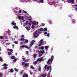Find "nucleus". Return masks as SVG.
I'll return each mask as SVG.
<instances>
[{
    "label": "nucleus",
    "instance_id": "nucleus-1",
    "mask_svg": "<svg viewBox=\"0 0 77 77\" xmlns=\"http://www.w3.org/2000/svg\"><path fill=\"white\" fill-rule=\"evenodd\" d=\"M41 31H45L47 32V28H45L43 29V28H41L40 29L38 30V31L36 30L33 35L34 38H38L39 36V34Z\"/></svg>",
    "mask_w": 77,
    "mask_h": 77
},
{
    "label": "nucleus",
    "instance_id": "nucleus-2",
    "mask_svg": "<svg viewBox=\"0 0 77 77\" xmlns=\"http://www.w3.org/2000/svg\"><path fill=\"white\" fill-rule=\"evenodd\" d=\"M54 59V56L52 55L51 56V57L49 58L47 61V64L49 66H51V63H52V62Z\"/></svg>",
    "mask_w": 77,
    "mask_h": 77
},
{
    "label": "nucleus",
    "instance_id": "nucleus-3",
    "mask_svg": "<svg viewBox=\"0 0 77 77\" xmlns=\"http://www.w3.org/2000/svg\"><path fill=\"white\" fill-rule=\"evenodd\" d=\"M38 52L39 53V57H41L42 56V54L44 53H45V51H38Z\"/></svg>",
    "mask_w": 77,
    "mask_h": 77
},
{
    "label": "nucleus",
    "instance_id": "nucleus-4",
    "mask_svg": "<svg viewBox=\"0 0 77 77\" xmlns=\"http://www.w3.org/2000/svg\"><path fill=\"white\" fill-rule=\"evenodd\" d=\"M47 68V69H48V70H49V69H50V70H51V69H52L51 66H47V65H46L45 66V69H46Z\"/></svg>",
    "mask_w": 77,
    "mask_h": 77
},
{
    "label": "nucleus",
    "instance_id": "nucleus-5",
    "mask_svg": "<svg viewBox=\"0 0 77 77\" xmlns=\"http://www.w3.org/2000/svg\"><path fill=\"white\" fill-rule=\"evenodd\" d=\"M43 40L42 39L41 40L39 41L38 42L39 44L38 45V47H41V46L42 44V42H43Z\"/></svg>",
    "mask_w": 77,
    "mask_h": 77
},
{
    "label": "nucleus",
    "instance_id": "nucleus-6",
    "mask_svg": "<svg viewBox=\"0 0 77 77\" xmlns=\"http://www.w3.org/2000/svg\"><path fill=\"white\" fill-rule=\"evenodd\" d=\"M20 48H26L27 49H29V47L26 45H22L20 46Z\"/></svg>",
    "mask_w": 77,
    "mask_h": 77
},
{
    "label": "nucleus",
    "instance_id": "nucleus-7",
    "mask_svg": "<svg viewBox=\"0 0 77 77\" xmlns=\"http://www.w3.org/2000/svg\"><path fill=\"white\" fill-rule=\"evenodd\" d=\"M31 27L33 29H37L38 27V25L37 24L35 26H34V25H32V26H31Z\"/></svg>",
    "mask_w": 77,
    "mask_h": 77
},
{
    "label": "nucleus",
    "instance_id": "nucleus-8",
    "mask_svg": "<svg viewBox=\"0 0 77 77\" xmlns=\"http://www.w3.org/2000/svg\"><path fill=\"white\" fill-rule=\"evenodd\" d=\"M43 60V57H42L40 58H38L36 60L37 62H40V61H42Z\"/></svg>",
    "mask_w": 77,
    "mask_h": 77
},
{
    "label": "nucleus",
    "instance_id": "nucleus-9",
    "mask_svg": "<svg viewBox=\"0 0 77 77\" xmlns=\"http://www.w3.org/2000/svg\"><path fill=\"white\" fill-rule=\"evenodd\" d=\"M32 24H34V25H35V26L37 24L38 25V22H36L35 21H33L32 23Z\"/></svg>",
    "mask_w": 77,
    "mask_h": 77
},
{
    "label": "nucleus",
    "instance_id": "nucleus-10",
    "mask_svg": "<svg viewBox=\"0 0 77 77\" xmlns=\"http://www.w3.org/2000/svg\"><path fill=\"white\" fill-rule=\"evenodd\" d=\"M52 3L53 4V5H55V4L56 3V2L54 1L52 3L51 2H48V4L49 5H51L52 4Z\"/></svg>",
    "mask_w": 77,
    "mask_h": 77
},
{
    "label": "nucleus",
    "instance_id": "nucleus-11",
    "mask_svg": "<svg viewBox=\"0 0 77 77\" xmlns=\"http://www.w3.org/2000/svg\"><path fill=\"white\" fill-rule=\"evenodd\" d=\"M25 28H26V29H27L28 31H29V30H30L31 29V28H30V26H26L25 27Z\"/></svg>",
    "mask_w": 77,
    "mask_h": 77
},
{
    "label": "nucleus",
    "instance_id": "nucleus-12",
    "mask_svg": "<svg viewBox=\"0 0 77 77\" xmlns=\"http://www.w3.org/2000/svg\"><path fill=\"white\" fill-rule=\"evenodd\" d=\"M11 38H12L9 35H8L7 37H5V39H11Z\"/></svg>",
    "mask_w": 77,
    "mask_h": 77
},
{
    "label": "nucleus",
    "instance_id": "nucleus-13",
    "mask_svg": "<svg viewBox=\"0 0 77 77\" xmlns=\"http://www.w3.org/2000/svg\"><path fill=\"white\" fill-rule=\"evenodd\" d=\"M13 29H17V30H18V26H16V25H14L13 26Z\"/></svg>",
    "mask_w": 77,
    "mask_h": 77
},
{
    "label": "nucleus",
    "instance_id": "nucleus-14",
    "mask_svg": "<svg viewBox=\"0 0 77 77\" xmlns=\"http://www.w3.org/2000/svg\"><path fill=\"white\" fill-rule=\"evenodd\" d=\"M28 75L26 73H24L23 74V76L22 77H28Z\"/></svg>",
    "mask_w": 77,
    "mask_h": 77
},
{
    "label": "nucleus",
    "instance_id": "nucleus-15",
    "mask_svg": "<svg viewBox=\"0 0 77 77\" xmlns=\"http://www.w3.org/2000/svg\"><path fill=\"white\" fill-rule=\"evenodd\" d=\"M72 24H75V20L74 19H72Z\"/></svg>",
    "mask_w": 77,
    "mask_h": 77
},
{
    "label": "nucleus",
    "instance_id": "nucleus-16",
    "mask_svg": "<svg viewBox=\"0 0 77 77\" xmlns=\"http://www.w3.org/2000/svg\"><path fill=\"white\" fill-rule=\"evenodd\" d=\"M14 21H13L11 23V24L12 25V26H16V23H15Z\"/></svg>",
    "mask_w": 77,
    "mask_h": 77
},
{
    "label": "nucleus",
    "instance_id": "nucleus-17",
    "mask_svg": "<svg viewBox=\"0 0 77 77\" xmlns=\"http://www.w3.org/2000/svg\"><path fill=\"white\" fill-rule=\"evenodd\" d=\"M49 47V46H45V49L46 50V51H47V50H48V49Z\"/></svg>",
    "mask_w": 77,
    "mask_h": 77
},
{
    "label": "nucleus",
    "instance_id": "nucleus-18",
    "mask_svg": "<svg viewBox=\"0 0 77 77\" xmlns=\"http://www.w3.org/2000/svg\"><path fill=\"white\" fill-rule=\"evenodd\" d=\"M47 35V36L48 37H49L50 36V34L48 33V34L47 33V32H45V34H44V35Z\"/></svg>",
    "mask_w": 77,
    "mask_h": 77
},
{
    "label": "nucleus",
    "instance_id": "nucleus-19",
    "mask_svg": "<svg viewBox=\"0 0 77 77\" xmlns=\"http://www.w3.org/2000/svg\"><path fill=\"white\" fill-rule=\"evenodd\" d=\"M29 63H26L25 64V67H29Z\"/></svg>",
    "mask_w": 77,
    "mask_h": 77
},
{
    "label": "nucleus",
    "instance_id": "nucleus-20",
    "mask_svg": "<svg viewBox=\"0 0 77 77\" xmlns=\"http://www.w3.org/2000/svg\"><path fill=\"white\" fill-rule=\"evenodd\" d=\"M74 7H75V9L76 11L77 10V5H74Z\"/></svg>",
    "mask_w": 77,
    "mask_h": 77
},
{
    "label": "nucleus",
    "instance_id": "nucleus-21",
    "mask_svg": "<svg viewBox=\"0 0 77 77\" xmlns=\"http://www.w3.org/2000/svg\"><path fill=\"white\" fill-rule=\"evenodd\" d=\"M35 2H37L38 3H39V0H34Z\"/></svg>",
    "mask_w": 77,
    "mask_h": 77
},
{
    "label": "nucleus",
    "instance_id": "nucleus-22",
    "mask_svg": "<svg viewBox=\"0 0 77 77\" xmlns=\"http://www.w3.org/2000/svg\"><path fill=\"white\" fill-rule=\"evenodd\" d=\"M10 71L11 72H14V69H13L11 68V69H10Z\"/></svg>",
    "mask_w": 77,
    "mask_h": 77
},
{
    "label": "nucleus",
    "instance_id": "nucleus-23",
    "mask_svg": "<svg viewBox=\"0 0 77 77\" xmlns=\"http://www.w3.org/2000/svg\"><path fill=\"white\" fill-rule=\"evenodd\" d=\"M39 2L40 3H42L44 2V0H39Z\"/></svg>",
    "mask_w": 77,
    "mask_h": 77
},
{
    "label": "nucleus",
    "instance_id": "nucleus-24",
    "mask_svg": "<svg viewBox=\"0 0 77 77\" xmlns=\"http://www.w3.org/2000/svg\"><path fill=\"white\" fill-rule=\"evenodd\" d=\"M3 69H8V67L7 66H4L3 67Z\"/></svg>",
    "mask_w": 77,
    "mask_h": 77
},
{
    "label": "nucleus",
    "instance_id": "nucleus-25",
    "mask_svg": "<svg viewBox=\"0 0 77 77\" xmlns=\"http://www.w3.org/2000/svg\"><path fill=\"white\" fill-rule=\"evenodd\" d=\"M18 8L17 7H16V8H14L13 9V10H14L15 11V10H18Z\"/></svg>",
    "mask_w": 77,
    "mask_h": 77
},
{
    "label": "nucleus",
    "instance_id": "nucleus-26",
    "mask_svg": "<svg viewBox=\"0 0 77 77\" xmlns=\"http://www.w3.org/2000/svg\"><path fill=\"white\" fill-rule=\"evenodd\" d=\"M74 0H69L70 2H71V3H74Z\"/></svg>",
    "mask_w": 77,
    "mask_h": 77
},
{
    "label": "nucleus",
    "instance_id": "nucleus-27",
    "mask_svg": "<svg viewBox=\"0 0 77 77\" xmlns=\"http://www.w3.org/2000/svg\"><path fill=\"white\" fill-rule=\"evenodd\" d=\"M34 42H35V41L34 40H33L32 41H31V43L32 44H33V43H34Z\"/></svg>",
    "mask_w": 77,
    "mask_h": 77
},
{
    "label": "nucleus",
    "instance_id": "nucleus-28",
    "mask_svg": "<svg viewBox=\"0 0 77 77\" xmlns=\"http://www.w3.org/2000/svg\"><path fill=\"white\" fill-rule=\"evenodd\" d=\"M37 56V54H34L33 55V57L34 58H35V57H36Z\"/></svg>",
    "mask_w": 77,
    "mask_h": 77
},
{
    "label": "nucleus",
    "instance_id": "nucleus-29",
    "mask_svg": "<svg viewBox=\"0 0 77 77\" xmlns=\"http://www.w3.org/2000/svg\"><path fill=\"white\" fill-rule=\"evenodd\" d=\"M31 68H32V69H35V67H33V66L31 65L30 66Z\"/></svg>",
    "mask_w": 77,
    "mask_h": 77
},
{
    "label": "nucleus",
    "instance_id": "nucleus-30",
    "mask_svg": "<svg viewBox=\"0 0 77 77\" xmlns=\"http://www.w3.org/2000/svg\"><path fill=\"white\" fill-rule=\"evenodd\" d=\"M14 70H15V71H17V72H18V71H19V70H18V69H17L16 68H14Z\"/></svg>",
    "mask_w": 77,
    "mask_h": 77
},
{
    "label": "nucleus",
    "instance_id": "nucleus-31",
    "mask_svg": "<svg viewBox=\"0 0 77 77\" xmlns=\"http://www.w3.org/2000/svg\"><path fill=\"white\" fill-rule=\"evenodd\" d=\"M29 23V21H26L25 23V25H26V26H27V24H28Z\"/></svg>",
    "mask_w": 77,
    "mask_h": 77
},
{
    "label": "nucleus",
    "instance_id": "nucleus-32",
    "mask_svg": "<svg viewBox=\"0 0 77 77\" xmlns=\"http://www.w3.org/2000/svg\"><path fill=\"white\" fill-rule=\"evenodd\" d=\"M8 51H11V52H13V51H14L12 49H8Z\"/></svg>",
    "mask_w": 77,
    "mask_h": 77
},
{
    "label": "nucleus",
    "instance_id": "nucleus-33",
    "mask_svg": "<svg viewBox=\"0 0 77 77\" xmlns=\"http://www.w3.org/2000/svg\"><path fill=\"white\" fill-rule=\"evenodd\" d=\"M14 12L15 14H17V13H18V11L14 10Z\"/></svg>",
    "mask_w": 77,
    "mask_h": 77
},
{
    "label": "nucleus",
    "instance_id": "nucleus-34",
    "mask_svg": "<svg viewBox=\"0 0 77 77\" xmlns=\"http://www.w3.org/2000/svg\"><path fill=\"white\" fill-rule=\"evenodd\" d=\"M11 57L12 59H15V56H14Z\"/></svg>",
    "mask_w": 77,
    "mask_h": 77
},
{
    "label": "nucleus",
    "instance_id": "nucleus-35",
    "mask_svg": "<svg viewBox=\"0 0 77 77\" xmlns=\"http://www.w3.org/2000/svg\"><path fill=\"white\" fill-rule=\"evenodd\" d=\"M41 50H44V48L43 46H41Z\"/></svg>",
    "mask_w": 77,
    "mask_h": 77
},
{
    "label": "nucleus",
    "instance_id": "nucleus-36",
    "mask_svg": "<svg viewBox=\"0 0 77 77\" xmlns=\"http://www.w3.org/2000/svg\"><path fill=\"white\" fill-rule=\"evenodd\" d=\"M44 25H45V24H44V23L41 24V26L42 27H43V26H44Z\"/></svg>",
    "mask_w": 77,
    "mask_h": 77
},
{
    "label": "nucleus",
    "instance_id": "nucleus-37",
    "mask_svg": "<svg viewBox=\"0 0 77 77\" xmlns=\"http://www.w3.org/2000/svg\"><path fill=\"white\" fill-rule=\"evenodd\" d=\"M42 77H46V75H45L44 74H43L42 75Z\"/></svg>",
    "mask_w": 77,
    "mask_h": 77
},
{
    "label": "nucleus",
    "instance_id": "nucleus-38",
    "mask_svg": "<svg viewBox=\"0 0 77 77\" xmlns=\"http://www.w3.org/2000/svg\"><path fill=\"white\" fill-rule=\"evenodd\" d=\"M33 45V44H32V43H31V44H30L29 45V47H30V48H31L32 47V46Z\"/></svg>",
    "mask_w": 77,
    "mask_h": 77
},
{
    "label": "nucleus",
    "instance_id": "nucleus-39",
    "mask_svg": "<svg viewBox=\"0 0 77 77\" xmlns=\"http://www.w3.org/2000/svg\"><path fill=\"white\" fill-rule=\"evenodd\" d=\"M8 54H9L10 55H11V54H12V53H11V52H9L8 53Z\"/></svg>",
    "mask_w": 77,
    "mask_h": 77
},
{
    "label": "nucleus",
    "instance_id": "nucleus-40",
    "mask_svg": "<svg viewBox=\"0 0 77 77\" xmlns=\"http://www.w3.org/2000/svg\"><path fill=\"white\" fill-rule=\"evenodd\" d=\"M29 60V59L26 60L24 61V62H28Z\"/></svg>",
    "mask_w": 77,
    "mask_h": 77
},
{
    "label": "nucleus",
    "instance_id": "nucleus-41",
    "mask_svg": "<svg viewBox=\"0 0 77 77\" xmlns=\"http://www.w3.org/2000/svg\"><path fill=\"white\" fill-rule=\"evenodd\" d=\"M22 65H25V63L24 62H22Z\"/></svg>",
    "mask_w": 77,
    "mask_h": 77
},
{
    "label": "nucleus",
    "instance_id": "nucleus-42",
    "mask_svg": "<svg viewBox=\"0 0 77 77\" xmlns=\"http://www.w3.org/2000/svg\"><path fill=\"white\" fill-rule=\"evenodd\" d=\"M26 53L27 55H29V51H27L26 52Z\"/></svg>",
    "mask_w": 77,
    "mask_h": 77
},
{
    "label": "nucleus",
    "instance_id": "nucleus-43",
    "mask_svg": "<svg viewBox=\"0 0 77 77\" xmlns=\"http://www.w3.org/2000/svg\"><path fill=\"white\" fill-rule=\"evenodd\" d=\"M24 2H25V3H27V2H28V0H24Z\"/></svg>",
    "mask_w": 77,
    "mask_h": 77
},
{
    "label": "nucleus",
    "instance_id": "nucleus-44",
    "mask_svg": "<svg viewBox=\"0 0 77 77\" xmlns=\"http://www.w3.org/2000/svg\"><path fill=\"white\" fill-rule=\"evenodd\" d=\"M14 44H18V42H16V41H14Z\"/></svg>",
    "mask_w": 77,
    "mask_h": 77
},
{
    "label": "nucleus",
    "instance_id": "nucleus-45",
    "mask_svg": "<svg viewBox=\"0 0 77 77\" xmlns=\"http://www.w3.org/2000/svg\"><path fill=\"white\" fill-rule=\"evenodd\" d=\"M41 67L39 66L38 68V71H41Z\"/></svg>",
    "mask_w": 77,
    "mask_h": 77
},
{
    "label": "nucleus",
    "instance_id": "nucleus-46",
    "mask_svg": "<svg viewBox=\"0 0 77 77\" xmlns=\"http://www.w3.org/2000/svg\"><path fill=\"white\" fill-rule=\"evenodd\" d=\"M18 17L19 19H21V16H18Z\"/></svg>",
    "mask_w": 77,
    "mask_h": 77
},
{
    "label": "nucleus",
    "instance_id": "nucleus-47",
    "mask_svg": "<svg viewBox=\"0 0 77 77\" xmlns=\"http://www.w3.org/2000/svg\"><path fill=\"white\" fill-rule=\"evenodd\" d=\"M0 39H3V36H1L0 37Z\"/></svg>",
    "mask_w": 77,
    "mask_h": 77
},
{
    "label": "nucleus",
    "instance_id": "nucleus-48",
    "mask_svg": "<svg viewBox=\"0 0 77 77\" xmlns=\"http://www.w3.org/2000/svg\"><path fill=\"white\" fill-rule=\"evenodd\" d=\"M20 41H24V39L23 38H21L20 39Z\"/></svg>",
    "mask_w": 77,
    "mask_h": 77
},
{
    "label": "nucleus",
    "instance_id": "nucleus-49",
    "mask_svg": "<svg viewBox=\"0 0 77 77\" xmlns=\"http://www.w3.org/2000/svg\"><path fill=\"white\" fill-rule=\"evenodd\" d=\"M22 20L23 21H24V17L23 16H22Z\"/></svg>",
    "mask_w": 77,
    "mask_h": 77
},
{
    "label": "nucleus",
    "instance_id": "nucleus-50",
    "mask_svg": "<svg viewBox=\"0 0 77 77\" xmlns=\"http://www.w3.org/2000/svg\"><path fill=\"white\" fill-rule=\"evenodd\" d=\"M17 58H16L13 60V61L14 62H15L17 61Z\"/></svg>",
    "mask_w": 77,
    "mask_h": 77
},
{
    "label": "nucleus",
    "instance_id": "nucleus-51",
    "mask_svg": "<svg viewBox=\"0 0 77 77\" xmlns=\"http://www.w3.org/2000/svg\"><path fill=\"white\" fill-rule=\"evenodd\" d=\"M48 22H49V24H51V20H50L49 21H48Z\"/></svg>",
    "mask_w": 77,
    "mask_h": 77
},
{
    "label": "nucleus",
    "instance_id": "nucleus-52",
    "mask_svg": "<svg viewBox=\"0 0 77 77\" xmlns=\"http://www.w3.org/2000/svg\"><path fill=\"white\" fill-rule=\"evenodd\" d=\"M25 41L26 43H27V42H29V41H28V40H26Z\"/></svg>",
    "mask_w": 77,
    "mask_h": 77
},
{
    "label": "nucleus",
    "instance_id": "nucleus-53",
    "mask_svg": "<svg viewBox=\"0 0 77 77\" xmlns=\"http://www.w3.org/2000/svg\"><path fill=\"white\" fill-rule=\"evenodd\" d=\"M22 12V11H21V10H19V13H21Z\"/></svg>",
    "mask_w": 77,
    "mask_h": 77
},
{
    "label": "nucleus",
    "instance_id": "nucleus-54",
    "mask_svg": "<svg viewBox=\"0 0 77 77\" xmlns=\"http://www.w3.org/2000/svg\"><path fill=\"white\" fill-rule=\"evenodd\" d=\"M7 64L6 63H4V64L2 66H6Z\"/></svg>",
    "mask_w": 77,
    "mask_h": 77
},
{
    "label": "nucleus",
    "instance_id": "nucleus-55",
    "mask_svg": "<svg viewBox=\"0 0 77 77\" xmlns=\"http://www.w3.org/2000/svg\"><path fill=\"white\" fill-rule=\"evenodd\" d=\"M23 74V72H20V74H21V75H22Z\"/></svg>",
    "mask_w": 77,
    "mask_h": 77
},
{
    "label": "nucleus",
    "instance_id": "nucleus-56",
    "mask_svg": "<svg viewBox=\"0 0 77 77\" xmlns=\"http://www.w3.org/2000/svg\"><path fill=\"white\" fill-rule=\"evenodd\" d=\"M3 59L2 58V57H0V61H1V60H2Z\"/></svg>",
    "mask_w": 77,
    "mask_h": 77
},
{
    "label": "nucleus",
    "instance_id": "nucleus-57",
    "mask_svg": "<svg viewBox=\"0 0 77 77\" xmlns=\"http://www.w3.org/2000/svg\"><path fill=\"white\" fill-rule=\"evenodd\" d=\"M33 63H34V64H36L37 63H36V61H34L33 62Z\"/></svg>",
    "mask_w": 77,
    "mask_h": 77
},
{
    "label": "nucleus",
    "instance_id": "nucleus-58",
    "mask_svg": "<svg viewBox=\"0 0 77 77\" xmlns=\"http://www.w3.org/2000/svg\"><path fill=\"white\" fill-rule=\"evenodd\" d=\"M23 12H24V13H25V14H27V12L24 11Z\"/></svg>",
    "mask_w": 77,
    "mask_h": 77
},
{
    "label": "nucleus",
    "instance_id": "nucleus-59",
    "mask_svg": "<svg viewBox=\"0 0 77 77\" xmlns=\"http://www.w3.org/2000/svg\"><path fill=\"white\" fill-rule=\"evenodd\" d=\"M28 24L29 26H31V24L30 23H28Z\"/></svg>",
    "mask_w": 77,
    "mask_h": 77
},
{
    "label": "nucleus",
    "instance_id": "nucleus-60",
    "mask_svg": "<svg viewBox=\"0 0 77 77\" xmlns=\"http://www.w3.org/2000/svg\"><path fill=\"white\" fill-rule=\"evenodd\" d=\"M30 74H31V75H32V74H33V72H30Z\"/></svg>",
    "mask_w": 77,
    "mask_h": 77
},
{
    "label": "nucleus",
    "instance_id": "nucleus-61",
    "mask_svg": "<svg viewBox=\"0 0 77 77\" xmlns=\"http://www.w3.org/2000/svg\"><path fill=\"white\" fill-rule=\"evenodd\" d=\"M38 48V46H35V49H36V48Z\"/></svg>",
    "mask_w": 77,
    "mask_h": 77
},
{
    "label": "nucleus",
    "instance_id": "nucleus-62",
    "mask_svg": "<svg viewBox=\"0 0 77 77\" xmlns=\"http://www.w3.org/2000/svg\"><path fill=\"white\" fill-rule=\"evenodd\" d=\"M23 44V42H21L20 43V45H22V44Z\"/></svg>",
    "mask_w": 77,
    "mask_h": 77
},
{
    "label": "nucleus",
    "instance_id": "nucleus-63",
    "mask_svg": "<svg viewBox=\"0 0 77 77\" xmlns=\"http://www.w3.org/2000/svg\"><path fill=\"white\" fill-rule=\"evenodd\" d=\"M24 36L23 35L21 36V38H24Z\"/></svg>",
    "mask_w": 77,
    "mask_h": 77
},
{
    "label": "nucleus",
    "instance_id": "nucleus-64",
    "mask_svg": "<svg viewBox=\"0 0 77 77\" xmlns=\"http://www.w3.org/2000/svg\"><path fill=\"white\" fill-rule=\"evenodd\" d=\"M29 51H31H31H32V50H31V49H29Z\"/></svg>",
    "mask_w": 77,
    "mask_h": 77
}]
</instances>
